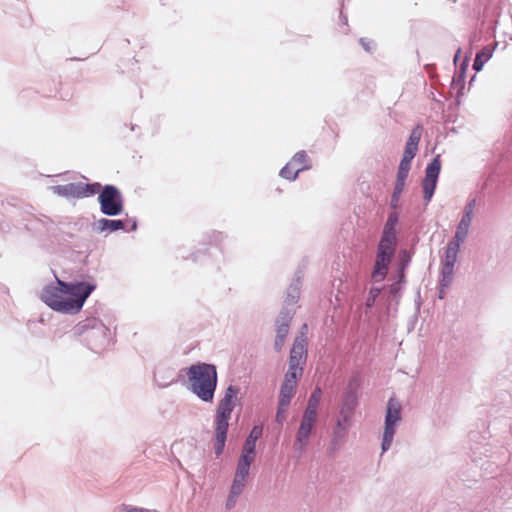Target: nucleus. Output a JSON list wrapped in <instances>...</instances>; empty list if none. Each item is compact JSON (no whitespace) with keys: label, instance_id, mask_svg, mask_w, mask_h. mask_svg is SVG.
Segmentation results:
<instances>
[{"label":"nucleus","instance_id":"23","mask_svg":"<svg viewBox=\"0 0 512 512\" xmlns=\"http://www.w3.org/2000/svg\"><path fill=\"white\" fill-rule=\"evenodd\" d=\"M355 405H356L355 396L350 395L349 397H347V399L345 400V402L342 406V409H341V414L343 415L345 421H347V419L352 414Z\"/></svg>","mask_w":512,"mask_h":512},{"label":"nucleus","instance_id":"14","mask_svg":"<svg viewBox=\"0 0 512 512\" xmlns=\"http://www.w3.org/2000/svg\"><path fill=\"white\" fill-rule=\"evenodd\" d=\"M291 318L288 316H285L282 318V322L278 324L277 326V335L275 339V348L276 350L280 351L284 342L285 338L289 331V325H290Z\"/></svg>","mask_w":512,"mask_h":512},{"label":"nucleus","instance_id":"18","mask_svg":"<svg viewBox=\"0 0 512 512\" xmlns=\"http://www.w3.org/2000/svg\"><path fill=\"white\" fill-rule=\"evenodd\" d=\"M321 395H322L321 389L318 387L315 388V390L312 392V394L308 400V404L305 409V412L317 414V409H318V406H319V403L321 400Z\"/></svg>","mask_w":512,"mask_h":512},{"label":"nucleus","instance_id":"25","mask_svg":"<svg viewBox=\"0 0 512 512\" xmlns=\"http://www.w3.org/2000/svg\"><path fill=\"white\" fill-rule=\"evenodd\" d=\"M255 458V450L249 449L248 447L243 446L242 454L239 458V462L246 463L247 465L251 466Z\"/></svg>","mask_w":512,"mask_h":512},{"label":"nucleus","instance_id":"5","mask_svg":"<svg viewBox=\"0 0 512 512\" xmlns=\"http://www.w3.org/2000/svg\"><path fill=\"white\" fill-rule=\"evenodd\" d=\"M101 211L105 215L115 216L123 211V200L120 191L113 185H106L98 197Z\"/></svg>","mask_w":512,"mask_h":512},{"label":"nucleus","instance_id":"17","mask_svg":"<svg viewBox=\"0 0 512 512\" xmlns=\"http://www.w3.org/2000/svg\"><path fill=\"white\" fill-rule=\"evenodd\" d=\"M98 229L100 231H117L124 228V222L122 220H109V219H101L98 221Z\"/></svg>","mask_w":512,"mask_h":512},{"label":"nucleus","instance_id":"1","mask_svg":"<svg viewBox=\"0 0 512 512\" xmlns=\"http://www.w3.org/2000/svg\"><path fill=\"white\" fill-rule=\"evenodd\" d=\"M58 286H47L41 293V299L58 312H78L85 300L94 290V286L85 282L67 284L61 280Z\"/></svg>","mask_w":512,"mask_h":512},{"label":"nucleus","instance_id":"7","mask_svg":"<svg viewBox=\"0 0 512 512\" xmlns=\"http://www.w3.org/2000/svg\"><path fill=\"white\" fill-rule=\"evenodd\" d=\"M440 170L441 161L440 156L437 155L426 167L425 177L422 181L423 194L426 202H429L433 197Z\"/></svg>","mask_w":512,"mask_h":512},{"label":"nucleus","instance_id":"29","mask_svg":"<svg viewBox=\"0 0 512 512\" xmlns=\"http://www.w3.org/2000/svg\"><path fill=\"white\" fill-rule=\"evenodd\" d=\"M381 290L379 288H376V287H372L369 291V296L367 298V301H366V306L367 307H371L373 306L376 298L379 296Z\"/></svg>","mask_w":512,"mask_h":512},{"label":"nucleus","instance_id":"9","mask_svg":"<svg viewBox=\"0 0 512 512\" xmlns=\"http://www.w3.org/2000/svg\"><path fill=\"white\" fill-rule=\"evenodd\" d=\"M475 206V200H471L465 206L463 217L457 226V230L453 239L454 241L462 243L466 239L469 232V227L473 219Z\"/></svg>","mask_w":512,"mask_h":512},{"label":"nucleus","instance_id":"31","mask_svg":"<svg viewBox=\"0 0 512 512\" xmlns=\"http://www.w3.org/2000/svg\"><path fill=\"white\" fill-rule=\"evenodd\" d=\"M288 407H282L281 404L278 405L277 413H276V421L278 423H282L285 419V412Z\"/></svg>","mask_w":512,"mask_h":512},{"label":"nucleus","instance_id":"6","mask_svg":"<svg viewBox=\"0 0 512 512\" xmlns=\"http://www.w3.org/2000/svg\"><path fill=\"white\" fill-rule=\"evenodd\" d=\"M99 183H68L58 186L57 193L65 197L85 198L97 194L100 191Z\"/></svg>","mask_w":512,"mask_h":512},{"label":"nucleus","instance_id":"12","mask_svg":"<svg viewBox=\"0 0 512 512\" xmlns=\"http://www.w3.org/2000/svg\"><path fill=\"white\" fill-rule=\"evenodd\" d=\"M298 376H294V373H286L284 382L280 389L279 404L282 407H288L290 401L294 395L295 387L297 384Z\"/></svg>","mask_w":512,"mask_h":512},{"label":"nucleus","instance_id":"26","mask_svg":"<svg viewBox=\"0 0 512 512\" xmlns=\"http://www.w3.org/2000/svg\"><path fill=\"white\" fill-rule=\"evenodd\" d=\"M246 480L247 477L242 476V478H239L238 475L234 476V480L231 486V490L234 495H240L242 493Z\"/></svg>","mask_w":512,"mask_h":512},{"label":"nucleus","instance_id":"24","mask_svg":"<svg viewBox=\"0 0 512 512\" xmlns=\"http://www.w3.org/2000/svg\"><path fill=\"white\" fill-rule=\"evenodd\" d=\"M417 151H418L417 146L406 144L401 163L411 165V161L415 157Z\"/></svg>","mask_w":512,"mask_h":512},{"label":"nucleus","instance_id":"19","mask_svg":"<svg viewBox=\"0 0 512 512\" xmlns=\"http://www.w3.org/2000/svg\"><path fill=\"white\" fill-rule=\"evenodd\" d=\"M492 56V53L489 48H484L480 52L476 54L473 69L476 71H480L483 68L485 62H487Z\"/></svg>","mask_w":512,"mask_h":512},{"label":"nucleus","instance_id":"33","mask_svg":"<svg viewBox=\"0 0 512 512\" xmlns=\"http://www.w3.org/2000/svg\"><path fill=\"white\" fill-rule=\"evenodd\" d=\"M361 44L365 47L366 50H369L367 43H364L363 39H361Z\"/></svg>","mask_w":512,"mask_h":512},{"label":"nucleus","instance_id":"21","mask_svg":"<svg viewBox=\"0 0 512 512\" xmlns=\"http://www.w3.org/2000/svg\"><path fill=\"white\" fill-rule=\"evenodd\" d=\"M262 431L263 430H262L261 426H254L252 428V430L250 431V434L247 437V439H246V441L244 443V446L248 447L249 449L251 448V449L255 450L256 442L261 437Z\"/></svg>","mask_w":512,"mask_h":512},{"label":"nucleus","instance_id":"8","mask_svg":"<svg viewBox=\"0 0 512 512\" xmlns=\"http://www.w3.org/2000/svg\"><path fill=\"white\" fill-rule=\"evenodd\" d=\"M306 357V344L303 338L296 339L290 351L289 369L287 373H294V376L302 375L301 362Z\"/></svg>","mask_w":512,"mask_h":512},{"label":"nucleus","instance_id":"30","mask_svg":"<svg viewBox=\"0 0 512 512\" xmlns=\"http://www.w3.org/2000/svg\"><path fill=\"white\" fill-rule=\"evenodd\" d=\"M249 470H250V466L249 465H247L246 463L244 464V463H241V462L238 461L235 475H238L239 478H242V476L248 477Z\"/></svg>","mask_w":512,"mask_h":512},{"label":"nucleus","instance_id":"22","mask_svg":"<svg viewBox=\"0 0 512 512\" xmlns=\"http://www.w3.org/2000/svg\"><path fill=\"white\" fill-rule=\"evenodd\" d=\"M298 174V167L293 165L290 161L280 171V176L287 180H295Z\"/></svg>","mask_w":512,"mask_h":512},{"label":"nucleus","instance_id":"11","mask_svg":"<svg viewBox=\"0 0 512 512\" xmlns=\"http://www.w3.org/2000/svg\"><path fill=\"white\" fill-rule=\"evenodd\" d=\"M460 245V242L452 240L451 242L448 243L446 247L445 259L442 269L444 279L451 278L453 274V268L457 261Z\"/></svg>","mask_w":512,"mask_h":512},{"label":"nucleus","instance_id":"13","mask_svg":"<svg viewBox=\"0 0 512 512\" xmlns=\"http://www.w3.org/2000/svg\"><path fill=\"white\" fill-rule=\"evenodd\" d=\"M392 257V254L377 251L376 262L372 272L373 281L381 282L385 279Z\"/></svg>","mask_w":512,"mask_h":512},{"label":"nucleus","instance_id":"15","mask_svg":"<svg viewBox=\"0 0 512 512\" xmlns=\"http://www.w3.org/2000/svg\"><path fill=\"white\" fill-rule=\"evenodd\" d=\"M396 242H397L396 235L389 234V233H383L382 237L380 239V242L378 244L377 251L394 255L395 248H396Z\"/></svg>","mask_w":512,"mask_h":512},{"label":"nucleus","instance_id":"16","mask_svg":"<svg viewBox=\"0 0 512 512\" xmlns=\"http://www.w3.org/2000/svg\"><path fill=\"white\" fill-rule=\"evenodd\" d=\"M410 168H411V165L404 164V163L400 162L393 198H396V196L403 191V188L405 186V181L408 177Z\"/></svg>","mask_w":512,"mask_h":512},{"label":"nucleus","instance_id":"2","mask_svg":"<svg viewBox=\"0 0 512 512\" xmlns=\"http://www.w3.org/2000/svg\"><path fill=\"white\" fill-rule=\"evenodd\" d=\"M189 389L202 401L212 402L217 386V370L212 364L198 363L187 369Z\"/></svg>","mask_w":512,"mask_h":512},{"label":"nucleus","instance_id":"27","mask_svg":"<svg viewBox=\"0 0 512 512\" xmlns=\"http://www.w3.org/2000/svg\"><path fill=\"white\" fill-rule=\"evenodd\" d=\"M422 135V128L417 126L414 128L409 136V139L406 144L417 146L419 145L420 139Z\"/></svg>","mask_w":512,"mask_h":512},{"label":"nucleus","instance_id":"20","mask_svg":"<svg viewBox=\"0 0 512 512\" xmlns=\"http://www.w3.org/2000/svg\"><path fill=\"white\" fill-rule=\"evenodd\" d=\"M293 165L298 167L299 172L308 169L309 165V159L305 151L297 152L290 160Z\"/></svg>","mask_w":512,"mask_h":512},{"label":"nucleus","instance_id":"4","mask_svg":"<svg viewBox=\"0 0 512 512\" xmlns=\"http://www.w3.org/2000/svg\"><path fill=\"white\" fill-rule=\"evenodd\" d=\"M401 410L402 406L397 399L392 397L388 400L382 442L383 451L388 450L393 442L396 425L401 420Z\"/></svg>","mask_w":512,"mask_h":512},{"label":"nucleus","instance_id":"10","mask_svg":"<svg viewBox=\"0 0 512 512\" xmlns=\"http://www.w3.org/2000/svg\"><path fill=\"white\" fill-rule=\"evenodd\" d=\"M317 420V414L305 412L296 435V444L302 449L308 442L309 436Z\"/></svg>","mask_w":512,"mask_h":512},{"label":"nucleus","instance_id":"28","mask_svg":"<svg viewBox=\"0 0 512 512\" xmlns=\"http://www.w3.org/2000/svg\"><path fill=\"white\" fill-rule=\"evenodd\" d=\"M397 224V217L395 215H390L385 223L383 233H389L396 235L395 226Z\"/></svg>","mask_w":512,"mask_h":512},{"label":"nucleus","instance_id":"32","mask_svg":"<svg viewBox=\"0 0 512 512\" xmlns=\"http://www.w3.org/2000/svg\"><path fill=\"white\" fill-rule=\"evenodd\" d=\"M238 496H239V495H234V494L232 493V490H230V495H229V497H228V499H227V504H226V506H227V508H228V509L232 508V507L235 505L236 498H237Z\"/></svg>","mask_w":512,"mask_h":512},{"label":"nucleus","instance_id":"3","mask_svg":"<svg viewBox=\"0 0 512 512\" xmlns=\"http://www.w3.org/2000/svg\"><path fill=\"white\" fill-rule=\"evenodd\" d=\"M238 390L233 386H229L226 389L224 397L220 400L217 411H216V419H215V453L216 455H220L225 446L226 435L229 426V420L231 417V413L234 409L235 403L234 399Z\"/></svg>","mask_w":512,"mask_h":512}]
</instances>
